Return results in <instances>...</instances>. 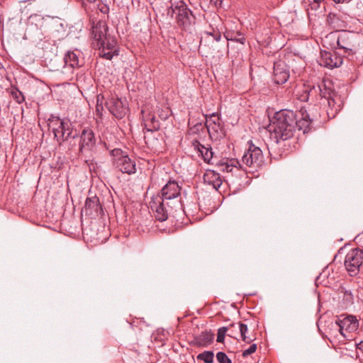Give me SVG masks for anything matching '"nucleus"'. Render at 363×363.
<instances>
[{
    "label": "nucleus",
    "mask_w": 363,
    "mask_h": 363,
    "mask_svg": "<svg viewBox=\"0 0 363 363\" xmlns=\"http://www.w3.org/2000/svg\"><path fill=\"white\" fill-rule=\"evenodd\" d=\"M196 358L198 360H202L205 363H213L214 359V353L213 351H204L199 354Z\"/></svg>",
    "instance_id": "obj_30"
},
{
    "label": "nucleus",
    "mask_w": 363,
    "mask_h": 363,
    "mask_svg": "<svg viewBox=\"0 0 363 363\" xmlns=\"http://www.w3.org/2000/svg\"><path fill=\"white\" fill-rule=\"evenodd\" d=\"M204 126L203 125L202 123L198 122L196 124H194L192 128H191V130L193 133H197L199 131L202 130Z\"/></svg>",
    "instance_id": "obj_36"
},
{
    "label": "nucleus",
    "mask_w": 363,
    "mask_h": 363,
    "mask_svg": "<svg viewBox=\"0 0 363 363\" xmlns=\"http://www.w3.org/2000/svg\"><path fill=\"white\" fill-rule=\"evenodd\" d=\"M205 182L212 186V187L218 190L222 185V180L218 173L215 171H210L204 174Z\"/></svg>",
    "instance_id": "obj_24"
},
{
    "label": "nucleus",
    "mask_w": 363,
    "mask_h": 363,
    "mask_svg": "<svg viewBox=\"0 0 363 363\" xmlns=\"http://www.w3.org/2000/svg\"><path fill=\"white\" fill-rule=\"evenodd\" d=\"M225 38L227 40H232L245 44V38L242 33L238 31H227L225 33Z\"/></svg>",
    "instance_id": "obj_28"
},
{
    "label": "nucleus",
    "mask_w": 363,
    "mask_h": 363,
    "mask_svg": "<svg viewBox=\"0 0 363 363\" xmlns=\"http://www.w3.org/2000/svg\"><path fill=\"white\" fill-rule=\"evenodd\" d=\"M331 326L338 330L343 337H345L343 331L351 333L357 330L359 328V320L354 315L342 314L337 317L335 323H331Z\"/></svg>",
    "instance_id": "obj_11"
},
{
    "label": "nucleus",
    "mask_w": 363,
    "mask_h": 363,
    "mask_svg": "<svg viewBox=\"0 0 363 363\" xmlns=\"http://www.w3.org/2000/svg\"><path fill=\"white\" fill-rule=\"evenodd\" d=\"M235 323H232L230 325V327H233V326H235Z\"/></svg>",
    "instance_id": "obj_47"
},
{
    "label": "nucleus",
    "mask_w": 363,
    "mask_h": 363,
    "mask_svg": "<svg viewBox=\"0 0 363 363\" xmlns=\"http://www.w3.org/2000/svg\"><path fill=\"white\" fill-rule=\"evenodd\" d=\"M108 27L103 21H99L92 26V36L96 43H99L107 37Z\"/></svg>",
    "instance_id": "obj_21"
},
{
    "label": "nucleus",
    "mask_w": 363,
    "mask_h": 363,
    "mask_svg": "<svg viewBox=\"0 0 363 363\" xmlns=\"http://www.w3.org/2000/svg\"><path fill=\"white\" fill-rule=\"evenodd\" d=\"M327 40H335L338 49L343 51V55L345 57L348 58L350 61H353L356 57L359 43H358V34L350 31H342L336 38L335 35L330 33L325 37V41Z\"/></svg>",
    "instance_id": "obj_3"
},
{
    "label": "nucleus",
    "mask_w": 363,
    "mask_h": 363,
    "mask_svg": "<svg viewBox=\"0 0 363 363\" xmlns=\"http://www.w3.org/2000/svg\"><path fill=\"white\" fill-rule=\"evenodd\" d=\"M228 335L230 337H233V335H231V334H228Z\"/></svg>",
    "instance_id": "obj_49"
},
{
    "label": "nucleus",
    "mask_w": 363,
    "mask_h": 363,
    "mask_svg": "<svg viewBox=\"0 0 363 363\" xmlns=\"http://www.w3.org/2000/svg\"><path fill=\"white\" fill-rule=\"evenodd\" d=\"M257 345L252 344L250 346V347L242 352V357H246L248 355L254 353L257 350Z\"/></svg>",
    "instance_id": "obj_35"
},
{
    "label": "nucleus",
    "mask_w": 363,
    "mask_h": 363,
    "mask_svg": "<svg viewBox=\"0 0 363 363\" xmlns=\"http://www.w3.org/2000/svg\"><path fill=\"white\" fill-rule=\"evenodd\" d=\"M100 11L103 13H106L109 9L106 5L103 6L101 8L99 9Z\"/></svg>",
    "instance_id": "obj_41"
},
{
    "label": "nucleus",
    "mask_w": 363,
    "mask_h": 363,
    "mask_svg": "<svg viewBox=\"0 0 363 363\" xmlns=\"http://www.w3.org/2000/svg\"><path fill=\"white\" fill-rule=\"evenodd\" d=\"M238 327L240 333V335L242 337V340L245 342L246 343H250L252 342L255 338H252L250 336L246 335V333L247 332V325L246 324H244L242 323H238Z\"/></svg>",
    "instance_id": "obj_29"
},
{
    "label": "nucleus",
    "mask_w": 363,
    "mask_h": 363,
    "mask_svg": "<svg viewBox=\"0 0 363 363\" xmlns=\"http://www.w3.org/2000/svg\"><path fill=\"white\" fill-rule=\"evenodd\" d=\"M63 143L67 145L68 151L75 152L77 151L79 144V133L77 130H74V133L72 134L67 139H65Z\"/></svg>",
    "instance_id": "obj_27"
},
{
    "label": "nucleus",
    "mask_w": 363,
    "mask_h": 363,
    "mask_svg": "<svg viewBox=\"0 0 363 363\" xmlns=\"http://www.w3.org/2000/svg\"><path fill=\"white\" fill-rule=\"evenodd\" d=\"M182 188L176 181L169 180L157 195L164 199L166 202L172 204L171 206L175 211H183L184 207L181 199L179 198Z\"/></svg>",
    "instance_id": "obj_6"
},
{
    "label": "nucleus",
    "mask_w": 363,
    "mask_h": 363,
    "mask_svg": "<svg viewBox=\"0 0 363 363\" xmlns=\"http://www.w3.org/2000/svg\"><path fill=\"white\" fill-rule=\"evenodd\" d=\"M211 3L213 4L214 6H221L223 0H210Z\"/></svg>",
    "instance_id": "obj_40"
},
{
    "label": "nucleus",
    "mask_w": 363,
    "mask_h": 363,
    "mask_svg": "<svg viewBox=\"0 0 363 363\" xmlns=\"http://www.w3.org/2000/svg\"><path fill=\"white\" fill-rule=\"evenodd\" d=\"M106 106L109 111L116 118H123L127 112V107L121 99L111 97L106 101Z\"/></svg>",
    "instance_id": "obj_16"
},
{
    "label": "nucleus",
    "mask_w": 363,
    "mask_h": 363,
    "mask_svg": "<svg viewBox=\"0 0 363 363\" xmlns=\"http://www.w3.org/2000/svg\"><path fill=\"white\" fill-rule=\"evenodd\" d=\"M213 117H216V113H213V114H211V115L210 116V118H213Z\"/></svg>",
    "instance_id": "obj_46"
},
{
    "label": "nucleus",
    "mask_w": 363,
    "mask_h": 363,
    "mask_svg": "<svg viewBox=\"0 0 363 363\" xmlns=\"http://www.w3.org/2000/svg\"><path fill=\"white\" fill-rule=\"evenodd\" d=\"M298 112L282 109L277 112L270 125L271 138L279 143L291 138L296 130H302Z\"/></svg>",
    "instance_id": "obj_1"
},
{
    "label": "nucleus",
    "mask_w": 363,
    "mask_h": 363,
    "mask_svg": "<svg viewBox=\"0 0 363 363\" xmlns=\"http://www.w3.org/2000/svg\"><path fill=\"white\" fill-rule=\"evenodd\" d=\"M363 263V250L359 248L351 249L345 257V267L349 274L356 276L359 272Z\"/></svg>",
    "instance_id": "obj_10"
},
{
    "label": "nucleus",
    "mask_w": 363,
    "mask_h": 363,
    "mask_svg": "<svg viewBox=\"0 0 363 363\" xmlns=\"http://www.w3.org/2000/svg\"><path fill=\"white\" fill-rule=\"evenodd\" d=\"M273 80L277 84H283L289 78V69L282 60L274 62L273 68Z\"/></svg>",
    "instance_id": "obj_15"
},
{
    "label": "nucleus",
    "mask_w": 363,
    "mask_h": 363,
    "mask_svg": "<svg viewBox=\"0 0 363 363\" xmlns=\"http://www.w3.org/2000/svg\"><path fill=\"white\" fill-rule=\"evenodd\" d=\"M167 14L174 17L177 26L184 30L191 31L196 23L195 16L183 1L175 4L171 2V6L167 9Z\"/></svg>",
    "instance_id": "obj_4"
},
{
    "label": "nucleus",
    "mask_w": 363,
    "mask_h": 363,
    "mask_svg": "<svg viewBox=\"0 0 363 363\" xmlns=\"http://www.w3.org/2000/svg\"><path fill=\"white\" fill-rule=\"evenodd\" d=\"M51 124H50V127L52 125V133H54L55 138L57 140V137H59L60 135H61L60 130V123H57V118L53 119L50 122Z\"/></svg>",
    "instance_id": "obj_32"
},
{
    "label": "nucleus",
    "mask_w": 363,
    "mask_h": 363,
    "mask_svg": "<svg viewBox=\"0 0 363 363\" xmlns=\"http://www.w3.org/2000/svg\"><path fill=\"white\" fill-rule=\"evenodd\" d=\"M301 118V124L303 134L308 133L311 129V123L318 120L321 116L320 107L318 105L309 104L308 106H303L298 111Z\"/></svg>",
    "instance_id": "obj_8"
},
{
    "label": "nucleus",
    "mask_w": 363,
    "mask_h": 363,
    "mask_svg": "<svg viewBox=\"0 0 363 363\" xmlns=\"http://www.w3.org/2000/svg\"><path fill=\"white\" fill-rule=\"evenodd\" d=\"M57 123H60L61 135L57 137V143L60 145L63 143L65 139H67L72 134L74 133L72 125L68 119L61 120L57 117Z\"/></svg>",
    "instance_id": "obj_19"
},
{
    "label": "nucleus",
    "mask_w": 363,
    "mask_h": 363,
    "mask_svg": "<svg viewBox=\"0 0 363 363\" xmlns=\"http://www.w3.org/2000/svg\"><path fill=\"white\" fill-rule=\"evenodd\" d=\"M113 166L123 173L132 174L136 172L135 160L130 159L127 153L120 148H115L111 151Z\"/></svg>",
    "instance_id": "obj_7"
},
{
    "label": "nucleus",
    "mask_w": 363,
    "mask_h": 363,
    "mask_svg": "<svg viewBox=\"0 0 363 363\" xmlns=\"http://www.w3.org/2000/svg\"><path fill=\"white\" fill-rule=\"evenodd\" d=\"M319 92L320 104L324 106L328 118H334L343 106V99L337 91L323 83L317 87L313 86L310 89H306L301 96L302 101H313V98L316 96Z\"/></svg>",
    "instance_id": "obj_2"
},
{
    "label": "nucleus",
    "mask_w": 363,
    "mask_h": 363,
    "mask_svg": "<svg viewBox=\"0 0 363 363\" xmlns=\"http://www.w3.org/2000/svg\"><path fill=\"white\" fill-rule=\"evenodd\" d=\"M318 62L320 66L333 69L338 67L342 64V58L337 56V53L321 50Z\"/></svg>",
    "instance_id": "obj_14"
},
{
    "label": "nucleus",
    "mask_w": 363,
    "mask_h": 363,
    "mask_svg": "<svg viewBox=\"0 0 363 363\" xmlns=\"http://www.w3.org/2000/svg\"><path fill=\"white\" fill-rule=\"evenodd\" d=\"M96 138L94 132L89 128H84L79 133V144L76 155L79 157L86 156L95 148Z\"/></svg>",
    "instance_id": "obj_9"
},
{
    "label": "nucleus",
    "mask_w": 363,
    "mask_h": 363,
    "mask_svg": "<svg viewBox=\"0 0 363 363\" xmlns=\"http://www.w3.org/2000/svg\"><path fill=\"white\" fill-rule=\"evenodd\" d=\"M141 113L143 114V122L145 128L147 131H155L160 129V122L156 120L154 114L150 113L145 114V111L142 110Z\"/></svg>",
    "instance_id": "obj_23"
},
{
    "label": "nucleus",
    "mask_w": 363,
    "mask_h": 363,
    "mask_svg": "<svg viewBox=\"0 0 363 363\" xmlns=\"http://www.w3.org/2000/svg\"><path fill=\"white\" fill-rule=\"evenodd\" d=\"M214 340V334L211 330H205L198 335H194L191 342L194 347H206L210 345Z\"/></svg>",
    "instance_id": "obj_18"
},
{
    "label": "nucleus",
    "mask_w": 363,
    "mask_h": 363,
    "mask_svg": "<svg viewBox=\"0 0 363 363\" xmlns=\"http://www.w3.org/2000/svg\"><path fill=\"white\" fill-rule=\"evenodd\" d=\"M248 149L242 157L243 164L248 167H258L264 162V156L262 150L255 146L252 141L248 142Z\"/></svg>",
    "instance_id": "obj_12"
},
{
    "label": "nucleus",
    "mask_w": 363,
    "mask_h": 363,
    "mask_svg": "<svg viewBox=\"0 0 363 363\" xmlns=\"http://www.w3.org/2000/svg\"><path fill=\"white\" fill-rule=\"evenodd\" d=\"M11 95L18 104H21L25 100L23 93L17 87H12Z\"/></svg>",
    "instance_id": "obj_31"
},
{
    "label": "nucleus",
    "mask_w": 363,
    "mask_h": 363,
    "mask_svg": "<svg viewBox=\"0 0 363 363\" xmlns=\"http://www.w3.org/2000/svg\"><path fill=\"white\" fill-rule=\"evenodd\" d=\"M85 1L87 3H89V4H94L97 1V0H85Z\"/></svg>",
    "instance_id": "obj_44"
},
{
    "label": "nucleus",
    "mask_w": 363,
    "mask_h": 363,
    "mask_svg": "<svg viewBox=\"0 0 363 363\" xmlns=\"http://www.w3.org/2000/svg\"><path fill=\"white\" fill-rule=\"evenodd\" d=\"M171 206H172V204L166 202L164 199L159 196H153L150 202V207L154 213L155 218L161 222L167 220L169 216L176 217L184 212V210L175 211Z\"/></svg>",
    "instance_id": "obj_5"
},
{
    "label": "nucleus",
    "mask_w": 363,
    "mask_h": 363,
    "mask_svg": "<svg viewBox=\"0 0 363 363\" xmlns=\"http://www.w3.org/2000/svg\"><path fill=\"white\" fill-rule=\"evenodd\" d=\"M97 102H99V101ZM102 109H103V106L101 105H99V103H97L96 107V111L99 113L101 111V110H102Z\"/></svg>",
    "instance_id": "obj_43"
},
{
    "label": "nucleus",
    "mask_w": 363,
    "mask_h": 363,
    "mask_svg": "<svg viewBox=\"0 0 363 363\" xmlns=\"http://www.w3.org/2000/svg\"><path fill=\"white\" fill-rule=\"evenodd\" d=\"M216 359L219 363H232L231 359L223 352H218L216 354Z\"/></svg>",
    "instance_id": "obj_34"
},
{
    "label": "nucleus",
    "mask_w": 363,
    "mask_h": 363,
    "mask_svg": "<svg viewBox=\"0 0 363 363\" xmlns=\"http://www.w3.org/2000/svg\"><path fill=\"white\" fill-rule=\"evenodd\" d=\"M96 46L99 48L100 57L104 59L111 60L114 55H118L116 40L109 35L99 43H97Z\"/></svg>",
    "instance_id": "obj_13"
},
{
    "label": "nucleus",
    "mask_w": 363,
    "mask_h": 363,
    "mask_svg": "<svg viewBox=\"0 0 363 363\" xmlns=\"http://www.w3.org/2000/svg\"><path fill=\"white\" fill-rule=\"evenodd\" d=\"M229 164H233V167H237V164H240V162L237 160H232L230 161Z\"/></svg>",
    "instance_id": "obj_42"
},
{
    "label": "nucleus",
    "mask_w": 363,
    "mask_h": 363,
    "mask_svg": "<svg viewBox=\"0 0 363 363\" xmlns=\"http://www.w3.org/2000/svg\"><path fill=\"white\" fill-rule=\"evenodd\" d=\"M228 330V327H221L218 330L217 342L223 343L225 340V336Z\"/></svg>",
    "instance_id": "obj_33"
},
{
    "label": "nucleus",
    "mask_w": 363,
    "mask_h": 363,
    "mask_svg": "<svg viewBox=\"0 0 363 363\" xmlns=\"http://www.w3.org/2000/svg\"><path fill=\"white\" fill-rule=\"evenodd\" d=\"M223 170L230 172L233 170V164H229V163L222 164Z\"/></svg>",
    "instance_id": "obj_38"
},
{
    "label": "nucleus",
    "mask_w": 363,
    "mask_h": 363,
    "mask_svg": "<svg viewBox=\"0 0 363 363\" xmlns=\"http://www.w3.org/2000/svg\"><path fill=\"white\" fill-rule=\"evenodd\" d=\"M213 38L216 41L218 42L220 38H221V35L220 33H209Z\"/></svg>",
    "instance_id": "obj_39"
},
{
    "label": "nucleus",
    "mask_w": 363,
    "mask_h": 363,
    "mask_svg": "<svg viewBox=\"0 0 363 363\" xmlns=\"http://www.w3.org/2000/svg\"><path fill=\"white\" fill-rule=\"evenodd\" d=\"M192 146L194 147L195 150H198V152L200 153V155H201V157H203V160L206 162H211V160H212L213 155V152L211 147H205L204 145H201L199 143V141L196 140L192 141Z\"/></svg>",
    "instance_id": "obj_22"
},
{
    "label": "nucleus",
    "mask_w": 363,
    "mask_h": 363,
    "mask_svg": "<svg viewBox=\"0 0 363 363\" xmlns=\"http://www.w3.org/2000/svg\"><path fill=\"white\" fill-rule=\"evenodd\" d=\"M213 124H214L215 126H216V123L215 121H213Z\"/></svg>",
    "instance_id": "obj_48"
},
{
    "label": "nucleus",
    "mask_w": 363,
    "mask_h": 363,
    "mask_svg": "<svg viewBox=\"0 0 363 363\" xmlns=\"http://www.w3.org/2000/svg\"><path fill=\"white\" fill-rule=\"evenodd\" d=\"M79 51H68L64 57L65 64L71 67H79Z\"/></svg>",
    "instance_id": "obj_25"
},
{
    "label": "nucleus",
    "mask_w": 363,
    "mask_h": 363,
    "mask_svg": "<svg viewBox=\"0 0 363 363\" xmlns=\"http://www.w3.org/2000/svg\"><path fill=\"white\" fill-rule=\"evenodd\" d=\"M327 23L332 28L338 30L345 26V21L340 19V16L335 13H329L327 16Z\"/></svg>",
    "instance_id": "obj_26"
},
{
    "label": "nucleus",
    "mask_w": 363,
    "mask_h": 363,
    "mask_svg": "<svg viewBox=\"0 0 363 363\" xmlns=\"http://www.w3.org/2000/svg\"><path fill=\"white\" fill-rule=\"evenodd\" d=\"M324 0H303L302 5L305 10L306 11L308 15L311 14V11H315L318 10L320 7V4ZM336 4H347L350 2L352 0H332Z\"/></svg>",
    "instance_id": "obj_20"
},
{
    "label": "nucleus",
    "mask_w": 363,
    "mask_h": 363,
    "mask_svg": "<svg viewBox=\"0 0 363 363\" xmlns=\"http://www.w3.org/2000/svg\"><path fill=\"white\" fill-rule=\"evenodd\" d=\"M343 300L346 301L347 302L352 303L353 300V295L351 291H345L344 292V296Z\"/></svg>",
    "instance_id": "obj_37"
},
{
    "label": "nucleus",
    "mask_w": 363,
    "mask_h": 363,
    "mask_svg": "<svg viewBox=\"0 0 363 363\" xmlns=\"http://www.w3.org/2000/svg\"><path fill=\"white\" fill-rule=\"evenodd\" d=\"M83 211L86 215L90 216H97L102 211V206L99 201V197L91 196L86 198Z\"/></svg>",
    "instance_id": "obj_17"
},
{
    "label": "nucleus",
    "mask_w": 363,
    "mask_h": 363,
    "mask_svg": "<svg viewBox=\"0 0 363 363\" xmlns=\"http://www.w3.org/2000/svg\"><path fill=\"white\" fill-rule=\"evenodd\" d=\"M208 121L206 120V123L205 124V126L208 128V130H209V128H210V125H208Z\"/></svg>",
    "instance_id": "obj_45"
}]
</instances>
